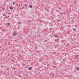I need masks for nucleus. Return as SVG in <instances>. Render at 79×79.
<instances>
[{
    "instance_id": "nucleus-1",
    "label": "nucleus",
    "mask_w": 79,
    "mask_h": 79,
    "mask_svg": "<svg viewBox=\"0 0 79 79\" xmlns=\"http://www.w3.org/2000/svg\"><path fill=\"white\" fill-rule=\"evenodd\" d=\"M17 34V33H16V31H14L13 32V36H15V35H16Z\"/></svg>"
},
{
    "instance_id": "nucleus-2",
    "label": "nucleus",
    "mask_w": 79,
    "mask_h": 79,
    "mask_svg": "<svg viewBox=\"0 0 79 79\" xmlns=\"http://www.w3.org/2000/svg\"><path fill=\"white\" fill-rule=\"evenodd\" d=\"M55 42H59V39H57L56 40H55Z\"/></svg>"
},
{
    "instance_id": "nucleus-3",
    "label": "nucleus",
    "mask_w": 79,
    "mask_h": 79,
    "mask_svg": "<svg viewBox=\"0 0 79 79\" xmlns=\"http://www.w3.org/2000/svg\"><path fill=\"white\" fill-rule=\"evenodd\" d=\"M50 75H51V76H51L53 77V76H54V75H55V74H54V73H52L50 74Z\"/></svg>"
},
{
    "instance_id": "nucleus-4",
    "label": "nucleus",
    "mask_w": 79,
    "mask_h": 79,
    "mask_svg": "<svg viewBox=\"0 0 79 79\" xmlns=\"http://www.w3.org/2000/svg\"><path fill=\"white\" fill-rule=\"evenodd\" d=\"M31 68H32V67H29V68H28L29 70H31Z\"/></svg>"
},
{
    "instance_id": "nucleus-5",
    "label": "nucleus",
    "mask_w": 79,
    "mask_h": 79,
    "mask_svg": "<svg viewBox=\"0 0 79 79\" xmlns=\"http://www.w3.org/2000/svg\"><path fill=\"white\" fill-rule=\"evenodd\" d=\"M9 8L10 10H12L13 9V7H12V6H10V7Z\"/></svg>"
},
{
    "instance_id": "nucleus-6",
    "label": "nucleus",
    "mask_w": 79,
    "mask_h": 79,
    "mask_svg": "<svg viewBox=\"0 0 79 79\" xmlns=\"http://www.w3.org/2000/svg\"><path fill=\"white\" fill-rule=\"evenodd\" d=\"M29 6L30 8H32V5H29Z\"/></svg>"
},
{
    "instance_id": "nucleus-7",
    "label": "nucleus",
    "mask_w": 79,
    "mask_h": 79,
    "mask_svg": "<svg viewBox=\"0 0 79 79\" xmlns=\"http://www.w3.org/2000/svg\"><path fill=\"white\" fill-rule=\"evenodd\" d=\"M7 25L9 26H10V23H7Z\"/></svg>"
},
{
    "instance_id": "nucleus-8",
    "label": "nucleus",
    "mask_w": 79,
    "mask_h": 79,
    "mask_svg": "<svg viewBox=\"0 0 79 79\" xmlns=\"http://www.w3.org/2000/svg\"><path fill=\"white\" fill-rule=\"evenodd\" d=\"M77 71H79V68L78 67H77Z\"/></svg>"
},
{
    "instance_id": "nucleus-9",
    "label": "nucleus",
    "mask_w": 79,
    "mask_h": 79,
    "mask_svg": "<svg viewBox=\"0 0 79 79\" xmlns=\"http://www.w3.org/2000/svg\"><path fill=\"white\" fill-rule=\"evenodd\" d=\"M2 11H4V10H5V7H4L3 8H2Z\"/></svg>"
},
{
    "instance_id": "nucleus-10",
    "label": "nucleus",
    "mask_w": 79,
    "mask_h": 79,
    "mask_svg": "<svg viewBox=\"0 0 79 79\" xmlns=\"http://www.w3.org/2000/svg\"><path fill=\"white\" fill-rule=\"evenodd\" d=\"M15 2H13V5H15Z\"/></svg>"
},
{
    "instance_id": "nucleus-11",
    "label": "nucleus",
    "mask_w": 79,
    "mask_h": 79,
    "mask_svg": "<svg viewBox=\"0 0 79 79\" xmlns=\"http://www.w3.org/2000/svg\"><path fill=\"white\" fill-rule=\"evenodd\" d=\"M79 55H77L76 56V57L77 58V57H79Z\"/></svg>"
},
{
    "instance_id": "nucleus-12",
    "label": "nucleus",
    "mask_w": 79,
    "mask_h": 79,
    "mask_svg": "<svg viewBox=\"0 0 79 79\" xmlns=\"http://www.w3.org/2000/svg\"><path fill=\"white\" fill-rule=\"evenodd\" d=\"M73 31H76V29L75 28H73Z\"/></svg>"
},
{
    "instance_id": "nucleus-13",
    "label": "nucleus",
    "mask_w": 79,
    "mask_h": 79,
    "mask_svg": "<svg viewBox=\"0 0 79 79\" xmlns=\"http://www.w3.org/2000/svg\"><path fill=\"white\" fill-rule=\"evenodd\" d=\"M24 6L25 7H27V4H25Z\"/></svg>"
},
{
    "instance_id": "nucleus-14",
    "label": "nucleus",
    "mask_w": 79,
    "mask_h": 79,
    "mask_svg": "<svg viewBox=\"0 0 79 79\" xmlns=\"http://www.w3.org/2000/svg\"><path fill=\"white\" fill-rule=\"evenodd\" d=\"M18 24H21V22H19L18 23Z\"/></svg>"
},
{
    "instance_id": "nucleus-15",
    "label": "nucleus",
    "mask_w": 79,
    "mask_h": 79,
    "mask_svg": "<svg viewBox=\"0 0 79 79\" xmlns=\"http://www.w3.org/2000/svg\"><path fill=\"white\" fill-rule=\"evenodd\" d=\"M3 16H6V14H3Z\"/></svg>"
},
{
    "instance_id": "nucleus-16",
    "label": "nucleus",
    "mask_w": 79,
    "mask_h": 79,
    "mask_svg": "<svg viewBox=\"0 0 79 79\" xmlns=\"http://www.w3.org/2000/svg\"><path fill=\"white\" fill-rule=\"evenodd\" d=\"M55 37H57V35H55Z\"/></svg>"
},
{
    "instance_id": "nucleus-17",
    "label": "nucleus",
    "mask_w": 79,
    "mask_h": 79,
    "mask_svg": "<svg viewBox=\"0 0 79 79\" xmlns=\"http://www.w3.org/2000/svg\"><path fill=\"white\" fill-rule=\"evenodd\" d=\"M75 27H77V25H75Z\"/></svg>"
},
{
    "instance_id": "nucleus-18",
    "label": "nucleus",
    "mask_w": 79,
    "mask_h": 79,
    "mask_svg": "<svg viewBox=\"0 0 79 79\" xmlns=\"http://www.w3.org/2000/svg\"><path fill=\"white\" fill-rule=\"evenodd\" d=\"M59 9L60 10H61V7H60Z\"/></svg>"
},
{
    "instance_id": "nucleus-19",
    "label": "nucleus",
    "mask_w": 79,
    "mask_h": 79,
    "mask_svg": "<svg viewBox=\"0 0 79 79\" xmlns=\"http://www.w3.org/2000/svg\"><path fill=\"white\" fill-rule=\"evenodd\" d=\"M47 66H49V64H47Z\"/></svg>"
},
{
    "instance_id": "nucleus-20",
    "label": "nucleus",
    "mask_w": 79,
    "mask_h": 79,
    "mask_svg": "<svg viewBox=\"0 0 79 79\" xmlns=\"http://www.w3.org/2000/svg\"><path fill=\"white\" fill-rule=\"evenodd\" d=\"M14 69H15V68H14Z\"/></svg>"
},
{
    "instance_id": "nucleus-21",
    "label": "nucleus",
    "mask_w": 79,
    "mask_h": 79,
    "mask_svg": "<svg viewBox=\"0 0 79 79\" xmlns=\"http://www.w3.org/2000/svg\"><path fill=\"white\" fill-rule=\"evenodd\" d=\"M65 60H66V59H65Z\"/></svg>"
}]
</instances>
